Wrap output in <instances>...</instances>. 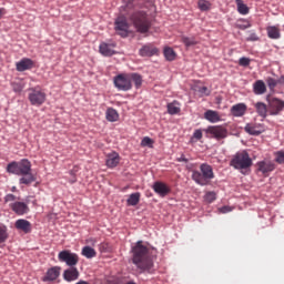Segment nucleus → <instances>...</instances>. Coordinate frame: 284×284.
Listing matches in <instances>:
<instances>
[{
  "instance_id": "obj_1",
  "label": "nucleus",
  "mask_w": 284,
  "mask_h": 284,
  "mask_svg": "<svg viewBox=\"0 0 284 284\" xmlns=\"http://www.w3.org/2000/svg\"><path fill=\"white\" fill-rule=\"evenodd\" d=\"M132 254L133 265H135L138 270L148 272V274L154 273V256L152 255V250L143 245V241L136 242L132 247Z\"/></svg>"
},
{
  "instance_id": "obj_2",
  "label": "nucleus",
  "mask_w": 284,
  "mask_h": 284,
  "mask_svg": "<svg viewBox=\"0 0 284 284\" xmlns=\"http://www.w3.org/2000/svg\"><path fill=\"white\" fill-rule=\"evenodd\" d=\"M113 83L116 89L128 92L132 88V83L139 90L143 85V78L139 73H122L114 78Z\"/></svg>"
},
{
  "instance_id": "obj_3",
  "label": "nucleus",
  "mask_w": 284,
  "mask_h": 284,
  "mask_svg": "<svg viewBox=\"0 0 284 284\" xmlns=\"http://www.w3.org/2000/svg\"><path fill=\"white\" fill-rule=\"evenodd\" d=\"M214 176V169L207 163H202L200 165V171H192V179L194 183L201 186L210 185Z\"/></svg>"
},
{
  "instance_id": "obj_4",
  "label": "nucleus",
  "mask_w": 284,
  "mask_h": 284,
  "mask_svg": "<svg viewBox=\"0 0 284 284\" xmlns=\"http://www.w3.org/2000/svg\"><path fill=\"white\" fill-rule=\"evenodd\" d=\"M230 165L234 168V170H241L243 174V170H250L252 168V158H250L247 151H240L233 155Z\"/></svg>"
},
{
  "instance_id": "obj_5",
  "label": "nucleus",
  "mask_w": 284,
  "mask_h": 284,
  "mask_svg": "<svg viewBox=\"0 0 284 284\" xmlns=\"http://www.w3.org/2000/svg\"><path fill=\"white\" fill-rule=\"evenodd\" d=\"M131 21L133 22L134 28L141 34H145L150 30V20L148 19V13L143 11H136L131 16Z\"/></svg>"
},
{
  "instance_id": "obj_6",
  "label": "nucleus",
  "mask_w": 284,
  "mask_h": 284,
  "mask_svg": "<svg viewBox=\"0 0 284 284\" xmlns=\"http://www.w3.org/2000/svg\"><path fill=\"white\" fill-rule=\"evenodd\" d=\"M29 101L31 105H43L45 103L47 94L41 90L39 87L30 88L29 89Z\"/></svg>"
},
{
  "instance_id": "obj_7",
  "label": "nucleus",
  "mask_w": 284,
  "mask_h": 284,
  "mask_svg": "<svg viewBox=\"0 0 284 284\" xmlns=\"http://www.w3.org/2000/svg\"><path fill=\"white\" fill-rule=\"evenodd\" d=\"M60 263H65L69 267H75L79 265V254L72 253L70 250H63L58 254Z\"/></svg>"
},
{
  "instance_id": "obj_8",
  "label": "nucleus",
  "mask_w": 284,
  "mask_h": 284,
  "mask_svg": "<svg viewBox=\"0 0 284 284\" xmlns=\"http://www.w3.org/2000/svg\"><path fill=\"white\" fill-rule=\"evenodd\" d=\"M205 132L209 135V139H215V141L227 139V129L223 125L209 126Z\"/></svg>"
},
{
  "instance_id": "obj_9",
  "label": "nucleus",
  "mask_w": 284,
  "mask_h": 284,
  "mask_svg": "<svg viewBox=\"0 0 284 284\" xmlns=\"http://www.w3.org/2000/svg\"><path fill=\"white\" fill-rule=\"evenodd\" d=\"M10 210L17 214V216H24L30 212V206L28 202L16 201L9 204Z\"/></svg>"
},
{
  "instance_id": "obj_10",
  "label": "nucleus",
  "mask_w": 284,
  "mask_h": 284,
  "mask_svg": "<svg viewBox=\"0 0 284 284\" xmlns=\"http://www.w3.org/2000/svg\"><path fill=\"white\" fill-rule=\"evenodd\" d=\"M270 112L273 116L281 114L284 110V101L277 98L268 100Z\"/></svg>"
},
{
  "instance_id": "obj_11",
  "label": "nucleus",
  "mask_w": 284,
  "mask_h": 284,
  "mask_svg": "<svg viewBox=\"0 0 284 284\" xmlns=\"http://www.w3.org/2000/svg\"><path fill=\"white\" fill-rule=\"evenodd\" d=\"M59 276H61V266H53L47 271L41 281L43 283H52L53 281H57Z\"/></svg>"
},
{
  "instance_id": "obj_12",
  "label": "nucleus",
  "mask_w": 284,
  "mask_h": 284,
  "mask_svg": "<svg viewBox=\"0 0 284 284\" xmlns=\"http://www.w3.org/2000/svg\"><path fill=\"white\" fill-rule=\"evenodd\" d=\"M130 29V26L128 24V20H125V17H119L115 20V30L120 37H128V30Z\"/></svg>"
},
{
  "instance_id": "obj_13",
  "label": "nucleus",
  "mask_w": 284,
  "mask_h": 284,
  "mask_svg": "<svg viewBox=\"0 0 284 284\" xmlns=\"http://www.w3.org/2000/svg\"><path fill=\"white\" fill-rule=\"evenodd\" d=\"M139 54H140V57H158L159 48L154 47V44H152V43L144 44L139 50Z\"/></svg>"
},
{
  "instance_id": "obj_14",
  "label": "nucleus",
  "mask_w": 284,
  "mask_h": 284,
  "mask_svg": "<svg viewBox=\"0 0 284 284\" xmlns=\"http://www.w3.org/2000/svg\"><path fill=\"white\" fill-rule=\"evenodd\" d=\"M14 227L19 232H23L24 234H30V232H32V223L24 219L17 220L14 223Z\"/></svg>"
},
{
  "instance_id": "obj_15",
  "label": "nucleus",
  "mask_w": 284,
  "mask_h": 284,
  "mask_svg": "<svg viewBox=\"0 0 284 284\" xmlns=\"http://www.w3.org/2000/svg\"><path fill=\"white\" fill-rule=\"evenodd\" d=\"M34 68V61L30 58H23L16 63V69L18 72H26V70H32Z\"/></svg>"
},
{
  "instance_id": "obj_16",
  "label": "nucleus",
  "mask_w": 284,
  "mask_h": 284,
  "mask_svg": "<svg viewBox=\"0 0 284 284\" xmlns=\"http://www.w3.org/2000/svg\"><path fill=\"white\" fill-rule=\"evenodd\" d=\"M244 130L247 134H251L252 136H258L260 134H263V132H265V126H263V124L248 123L245 125Z\"/></svg>"
},
{
  "instance_id": "obj_17",
  "label": "nucleus",
  "mask_w": 284,
  "mask_h": 284,
  "mask_svg": "<svg viewBox=\"0 0 284 284\" xmlns=\"http://www.w3.org/2000/svg\"><path fill=\"white\" fill-rule=\"evenodd\" d=\"M79 268L74 266H70L69 268L64 270L63 278L68 283H72V281H79Z\"/></svg>"
},
{
  "instance_id": "obj_18",
  "label": "nucleus",
  "mask_w": 284,
  "mask_h": 284,
  "mask_svg": "<svg viewBox=\"0 0 284 284\" xmlns=\"http://www.w3.org/2000/svg\"><path fill=\"white\" fill-rule=\"evenodd\" d=\"M257 172H262L264 176H267L268 172H274L275 165L271 161H261L256 163Z\"/></svg>"
},
{
  "instance_id": "obj_19",
  "label": "nucleus",
  "mask_w": 284,
  "mask_h": 284,
  "mask_svg": "<svg viewBox=\"0 0 284 284\" xmlns=\"http://www.w3.org/2000/svg\"><path fill=\"white\" fill-rule=\"evenodd\" d=\"M32 172V163L28 159H23L18 162V176Z\"/></svg>"
},
{
  "instance_id": "obj_20",
  "label": "nucleus",
  "mask_w": 284,
  "mask_h": 284,
  "mask_svg": "<svg viewBox=\"0 0 284 284\" xmlns=\"http://www.w3.org/2000/svg\"><path fill=\"white\" fill-rule=\"evenodd\" d=\"M114 48H116V44L114 43L108 44L105 42H102L99 47L100 54H102L103 57H112L116 54Z\"/></svg>"
},
{
  "instance_id": "obj_21",
  "label": "nucleus",
  "mask_w": 284,
  "mask_h": 284,
  "mask_svg": "<svg viewBox=\"0 0 284 284\" xmlns=\"http://www.w3.org/2000/svg\"><path fill=\"white\" fill-rule=\"evenodd\" d=\"M120 162H121V156L119 155V153L111 152L106 154V160H105L106 166L111 169L116 168V165H119Z\"/></svg>"
},
{
  "instance_id": "obj_22",
  "label": "nucleus",
  "mask_w": 284,
  "mask_h": 284,
  "mask_svg": "<svg viewBox=\"0 0 284 284\" xmlns=\"http://www.w3.org/2000/svg\"><path fill=\"white\" fill-rule=\"evenodd\" d=\"M247 112V105L245 103H237L231 108V114L233 116H244Z\"/></svg>"
},
{
  "instance_id": "obj_23",
  "label": "nucleus",
  "mask_w": 284,
  "mask_h": 284,
  "mask_svg": "<svg viewBox=\"0 0 284 284\" xmlns=\"http://www.w3.org/2000/svg\"><path fill=\"white\" fill-rule=\"evenodd\" d=\"M153 190L160 196H168V193L170 192V187L163 182H155L153 184Z\"/></svg>"
},
{
  "instance_id": "obj_24",
  "label": "nucleus",
  "mask_w": 284,
  "mask_h": 284,
  "mask_svg": "<svg viewBox=\"0 0 284 284\" xmlns=\"http://www.w3.org/2000/svg\"><path fill=\"white\" fill-rule=\"evenodd\" d=\"M204 119L210 121V123H219V121H221V114H219V111L207 110L204 113Z\"/></svg>"
},
{
  "instance_id": "obj_25",
  "label": "nucleus",
  "mask_w": 284,
  "mask_h": 284,
  "mask_svg": "<svg viewBox=\"0 0 284 284\" xmlns=\"http://www.w3.org/2000/svg\"><path fill=\"white\" fill-rule=\"evenodd\" d=\"M253 92L257 95L265 94V92H267V87L265 85V82H263V80L255 81L253 84Z\"/></svg>"
},
{
  "instance_id": "obj_26",
  "label": "nucleus",
  "mask_w": 284,
  "mask_h": 284,
  "mask_svg": "<svg viewBox=\"0 0 284 284\" xmlns=\"http://www.w3.org/2000/svg\"><path fill=\"white\" fill-rule=\"evenodd\" d=\"M37 181V178H34V174H32V171H29L28 173L22 174V178L19 180L20 185H30Z\"/></svg>"
},
{
  "instance_id": "obj_27",
  "label": "nucleus",
  "mask_w": 284,
  "mask_h": 284,
  "mask_svg": "<svg viewBox=\"0 0 284 284\" xmlns=\"http://www.w3.org/2000/svg\"><path fill=\"white\" fill-rule=\"evenodd\" d=\"M254 108L258 116H262V119H265L267 116V104L263 102H257L254 104Z\"/></svg>"
},
{
  "instance_id": "obj_28",
  "label": "nucleus",
  "mask_w": 284,
  "mask_h": 284,
  "mask_svg": "<svg viewBox=\"0 0 284 284\" xmlns=\"http://www.w3.org/2000/svg\"><path fill=\"white\" fill-rule=\"evenodd\" d=\"M105 119L106 121H110V123H114L115 121H119V112H116L115 109L109 108L105 112Z\"/></svg>"
},
{
  "instance_id": "obj_29",
  "label": "nucleus",
  "mask_w": 284,
  "mask_h": 284,
  "mask_svg": "<svg viewBox=\"0 0 284 284\" xmlns=\"http://www.w3.org/2000/svg\"><path fill=\"white\" fill-rule=\"evenodd\" d=\"M81 254L85 258H94L97 256V251L92 246H84L82 247Z\"/></svg>"
},
{
  "instance_id": "obj_30",
  "label": "nucleus",
  "mask_w": 284,
  "mask_h": 284,
  "mask_svg": "<svg viewBox=\"0 0 284 284\" xmlns=\"http://www.w3.org/2000/svg\"><path fill=\"white\" fill-rule=\"evenodd\" d=\"M197 8L201 12H209V10H212V2L210 0H197Z\"/></svg>"
},
{
  "instance_id": "obj_31",
  "label": "nucleus",
  "mask_w": 284,
  "mask_h": 284,
  "mask_svg": "<svg viewBox=\"0 0 284 284\" xmlns=\"http://www.w3.org/2000/svg\"><path fill=\"white\" fill-rule=\"evenodd\" d=\"M168 112H169V114H172V115L179 114V112H181V104L176 101L169 103Z\"/></svg>"
},
{
  "instance_id": "obj_32",
  "label": "nucleus",
  "mask_w": 284,
  "mask_h": 284,
  "mask_svg": "<svg viewBox=\"0 0 284 284\" xmlns=\"http://www.w3.org/2000/svg\"><path fill=\"white\" fill-rule=\"evenodd\" d=\"M139 201H141V193L135 192L129 195L126 203L128 205L134 206V205H139Z\"/></svg>"
},
{
  "instance_id": "obj_33",
  "label": "nucleus",
  "mask_w": 284,
  "mask_h": 284,
  "mask_svg": "<svg viewBox=\"0 0 284 284\" xmlns=\"http://www.w3.org/2000/svg\"><path fill=\"white\" fill-rule=\"evenodd\" d=\"M270 39H281V30L277 27L266 29Z\"/></svg>"
},
{
  "instance_id": "obj_34",
  "label": "nucleus",
  "mask_w": 284,
  "mask_h": 284,
  "mask_svg": "<svg viewBox=\"0 0 284 284\" xmlns=\"http://www.w3.org/2000/svg\"><path fill=\"white\" fill-rule=\"evenodd\" d=\"M235 2L240 14H250V8L247 4L243 3V0H235Z\"/></svg>"
},
{
  "instance_id": "obj_35",
  "label": "nucleus",
  "mask_w": 284,
  "mask_h": 284,
  "mask_svg": "<svg viewBox=\"0 0 284 284\" xmlns=\"http://www.w3.org/2000/svg\"><path fill=\"white\" fill-rule=\"evenodd\" d=\"M164 57L166 61H174L176 59V52H174L173 48L166 47L164 48Z\"/></svg>"
},
{
  "instance_id": "obj_36",
  "label": "nucleus",
  "mask_w": 284,
  "mask_h": 284,
  "mask_svg": "<svg viewBox=\"0 0 284 284\" xmlns=\"http://www.w3.org/2000/svg\"><path fill=\"white\" fill-rule=\"evenodd\" d=\"M181 41L186 48H192V45H196V43H199V41H196V38H189L185 36L181 38Z\"/></svg>"
},
{
  "instance_id": "obj_37",
  "label": "nucleus",
  "mask_w": 284,
  "mask_h": 284,
  "mask_svg": "<svg viewBox=\"0 0 284 284\" xmlns=\"http://www.w3.org/2000/svg\"><path fill=\"white\" fill-rule=\"evenodd\" d=\"M19 162L13 161L7 165V172L9 174H16L18 176Z\"/></svg>"
},
{
  "instance_id": "obj_38",
  "label": "nucleus",
  "mask_w": 284,
  "mask_h": 284,
  "mask_svg": "<svg viewBox=\"0 0 284 284\" xmlns=\"http://www.w3.org/2000/svg\"><path fill=\"white\" fill-rule=\"evenodd\" d=\"M239 30H247V28H252V23L247 20H240V22L236 24Z\"/></svg>"
},
{
  "instance_id": "obj_39",
  "label": "nucleus",
  "mask_w": 284,
  "mask_h": 284,
  "mask_svg": "<svg viewBox=\"0 0 284 284\" xmlns=\"http://www.w3.org/2000/svg\"><path fill=\"white\" fill-rule=\"evenodd\" d=\"M206 203H214L216 201V193L213 191H210L204 196Z\"/></svg>"
},
{
  "instance_id": "obj_40",
  "label": "nucleus",
  "mask_w": 284,
  "mask_h": 284,
  "mask_svg": "<svg viewBox=\"0 0 284 284\" xmlns=\"http://www.w3.org/2000/svg\"><path fill=\"white\" fill-rule=\"evenodd\" d=\"M266 83H267V87L270 88V90H274V88H276V85H278V80H276L274 78H267Z\"/></svg>"
},
{
  "instance_id": "obj_41",
  "label": "nucleus",
  "mask_w": 284,
  "mask_h": 284,
  "mask_svg": "<svg viewBox=\"0 0 284 284\" xmlns=\"http://www.w3.org/2000/svg\"><path fill=\"white\" fill-rule=\"evenodd\" d=\"M154 141L148 136L143 138L141 141L142 148H152Z\"/></svg>"
},
{
  "instance_id": "obj_42",
  "label": "nucleus",
  "mask_w": 284,
  "mask_h": 284,
  "mask_svg": "<svg viewBox=\"0 0 284 284\" xmlns=\"http://www.w3.org/2000/svg\"><path fill=\"white\" fill-rule=\"evenodd\" d=\"M250 63H252V60L250 58L243 57L239 60V65H241L242 68H247Z\"/></svg>"
},
{
  "instance_id": "obj_43",
  "label": "nucleus",
  "mask_w": 284,
  "mask_h": 284,
  "mask_svg": "<svg viewBox=\"0 0 284 284\" xmlns=\"http://www.w3.org/2000/svg\"><path fill=\"white\" fill-rule=\"evenodd\" d=\"M201 139H203V131L201 129H197L192 135V141H201Z\"/></svg>"
},
{
  "instance_id": "obj_44",
  "label": "nucleus",
  "mask_w": 284,
  "mask_h": 284,
  "mask_svg": "<svg viewBox=\"0 0 284 284\" xmlns=\"http://www.w3.org/2000/svg\"><path fill=\"white\" fill-rule=\"evenodd\" d=\"M275 161H276V163H280V165H283V163H284V151H277L275 153Z\"/></svg>"
},
{
  "instance_id": "obj_45",
  "label": "nucleus",
  "mask_w": 284,
  "mask_h": 284,
  "mask_svg": "<svg viewBox=\"0 0 284 284\" xmlns=\"http://www.w3.org/2000/svg\"><path fill=\"white\" fill-rule=\"evenodd\" d=\"M17 202V197L14 194L9 193L4 196V203H14Z\"/></svg>"
},
{
  "instance_id": "obj_46",
  "label": "nucleus",
  "mask_w": 284,
  "mask_h": 284,
  "mask_svg": "<svg viewBox=\"0 0 284 284\" xmlns=\"http://www.w3.org/2000/svg\"><path fill=\"white\" fill-rule=\"evenodd\" d=\"M199 92L202 97H210V89H207V87H201Z\"/></svg>"
},
{
  "instance_id": "obj_47",
  "label": "nucleus",
  "mask_w": 284,
  "mask_h": 284,
  "mask_svg": "<svg viewBox=\"0 0 284 284\" xmlns=\"http://www.w3.org/2000/svg\"><path fill=\"white\" fill-rule=\"evenodd\" d=\"M246 41H258V36L254 32H251Z\"/></svg>"
},
{
  "instance_id": "obj_48",
  "label": "nucleus",
  "mask_w": 284,
  "mask_h": 284,
  "mask_svg": "<svg viewBox=\"0 0 284 284\" xmlns=\"http://www.w3.org/2000/svg\"><path fill=\"white\" fill-rule=\"evenodd\" d=\"M179 163H187L190 160H187V158H185V155H181L180 158H178Z\"/></svg>"
},
{
  "instance_id": "obj_49",
  "label": "nucleus",
  "mask_w": 284,
  "mask_h": 284,
  "mask_svg": "<svg viewBox=\"0 0 284 284\" xmlns=\"http://www.w3.org/2000/svg\"><path fill=\"white\" fill-rule=\"evenodd\" d=\"M221 212H222L223 214H227V212H232V210H230L227 206H223V207L221 209Z\"/></svg>"
},
{
  "instance_id": "obj_50",
  "label": "nucleus",
  "mask_w": 284,
  "mask_h": 284,
  "mask_svg": "<svg viewBox=\"0 0 284 284\" xmlns=\"http://www.w3.org/2000/svg\"><path fill=\"white\" fill-rule=\"evenodd\" d=\"M3 14H6V9L0 8V19L3 17Z\"/></svg>"
},
{
  "instance_id": "obj_51",
  "label": "nucleus",
  "mask_w": 284,
  "mask_h": 284,
  "mask_svg": "<svg viewBox=\"0 0 284 284\" xmlns=\"http://www.w3.org/2000/svg\"><path fill=\"white\" fill-rule=\"evenodd\" d=\"M75 284H90V282H85V281L81 280V281H79V282L75 283Z\"/></svg>"
},
{
  "instance_id": "obj_52",
  "label": "nucleus",
  "mask_w": 284,
  "mask_h": 284,
  "mask_svg": "<svg viewBox=\"0 0 284 284\" xmlns=\"http://www.w3.org/2000/svg\"><path fill=\"white\" fill-rule=\"evenodd\" d=\"M11 192H17V186H12Z\"/></svg>"
},
{
  "instance_id": "obj_53",
  "label": "nucleus",
  "mask_w": 284,
  "mask_h": 284,
  "mask_svg": "<svg viewBox=\"0 0 284 284\" xmlns=\"http://www.w3.org/2000/svg\"><path fill=\"white\" fill-rule=\"evenodd\" d=\"M71 183H77V178H73V179L71 180Z\"/></svg>"
},
{
  "instance_id": "obj_54",
  "label": "nucleus",
  "mask_w": 284,
  "mask_h": 284,
  "mask_svg": "<svg viewBox=\"0 0 284 284\" xmlns=\"http://www.w3.org/2000/svg\"><path fill=\"white\" fill-rule=\"evenodd\" d=\"M70 174H71L72 176H74V171H70Z\"/></svg>"
},
{
  "instance_id": "obj_55",
  "label": "nucleus",
  "mask_w": 284,
  "mask_h": 284,
  "mask_svg": "<svg viewBox=\"0 0 284 284\" xmlns=\"http://www.w3.org/2000/svg\"><path fill=\"white\" fill-rule=\"evenodd\" d=\"M136 1V0H133V2Z\"/></svg>"
}]
</instances>
